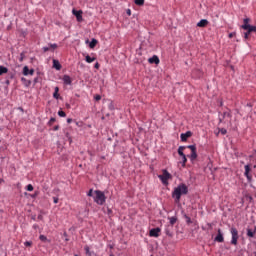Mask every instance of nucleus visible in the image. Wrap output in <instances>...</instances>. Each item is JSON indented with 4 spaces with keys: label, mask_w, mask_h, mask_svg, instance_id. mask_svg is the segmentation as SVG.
<instances>
[{
    "label": "nucleus",
    "mask_w": 256,
    "mask_h": 256,
    "mask_svg": "<svg viewBox=\"0 0 256 256\" xmlns=\"http://www.w3.org/2000/svg\"><path fill=\"white\" fill-rule=\"evenodd\" d=\"M187 193H189V187H187V184L181 183L172 191V199H174L175 203H179L181 196L187 195Z\"/></svg>",
    "instance_id": "f257e3e1"
},
{
    "label": "nucleus",
    "mask_w": 256,
    "mask_h": 256,
    "mask_svg": "<svg viewBox=\"0 0 256 256\" xmlns=\"http://www.w3.org/2000/svg\"><path fill=\"white\" fill-rule=\"evenodd\" d=\"M94 194V203H96V205H105V203L107 202V196H105V192L101 190H95Z\"/></svg>",
    "instance_id": "f03ea898"
},
{
    "label": "nucleus",
    "mask_w": 256,
    "mask_h": 256,
    "mask_svg": "<svg viewBox=\"0 0 256 256\" xmlns=\"http://www.w3.org/2000/svg\"><path fill=\"white\" fill-rule=\"evenodd\" d=\"M158 179H160L162 185H169V179H173V176L167 169H163L162 174L158 175Z\"/></svg>",
    "instance_id": "7ed1b4c3"
},
{
    "label": "nucleus",
    "mask_w": 256,
    "mask_h": 256,
    "mask_svg": "<svg viewBox=\"0 0 256 256\" xmlns=\"http://www.w3.org/2000/svg\"><path fill=\"white\" fill-rule=\"evenodd\" d=\"M230 233L232 235L231 245H237V243L239 241V230H237V228H235V227H231Z\"/></svg>",
    "instance_id": "20e7f679"
},
{
    "label": "nucleus",
    "mask_w": 256,
    "mask_h": 256,
    "mask_svg": "<svg viewBox=\"0 0 256 256\" xmlns=\"http://www.w3.org/2000/svg\"><path fill=\"white\" fill-rule=\"evenodd\" d=\"M244 169H245L244 175L246 176L248 183H251L253 181V176L250 174L251 166L249 164H247L244 166Z\"/></svg>",
    "instance_id": "39448f33"
},
{
    "label": "nucleus",
    "mask_w": 256,
    "mask_h": 256,
    "mask_svg": "<svg viewBox=\"0 0 256 256\" xmlns=\"http://www.w3.org/2000/svg\"><path fill=\"white\" fill-rule=\"evenodd\" d=\"M214 241H215L216 243H224L225 237H223V232L221 231V228H219V229L217 230V235H216V237L214 238Z\"/></svg>",
    "instance_id": "423d86ee"
},
{
    "label": "nucleus",
    "mask_w": 256,
    "mask_h": 256,
    "mask_svg": "<svg viewBox=\"0 0 256 256\" xmlns=\"http://www.w3.org/2000/svg\"><path fill=\"white\" fill-rule=\"evenodd\" d=\"M73 15L76 17L78 23H81L83 21V10H72Z\"/></svg>",
    "instance_id": "0eeeda50"
},
{
    "label": "nucleus",
    "mask_w": 256,
    "mask_h": 256,
    "mask_svg": "<svg viewBox=\"0 0 256 256\" xmlns=\"http://www.w3.org/2000/svg\"><path fill=\"white\" fill-rule=\"evenodd\" d=\"M149 235L150 237H159L161 235V228L157 227V228H152L149 231Z\"/></svg>",
    "instance_id": "6e6552de"
},
{
    "label": "nucleus",
    "mask_w": 256,
    "mask_h": 256,
    "mask_svg": "<svg viewBox=\"0 0 256 256\" xmlns=\"http://www.w3.org/2000/svg\"><path fill=\"white\" fill-rule=\"evenodd\" d=\"M148 63H150V65H159L161 61L159 60V56L153 55L151 58L148 59Z\"/></svg>",
    "instance_id": "1a4fd4ad"
},
{
    "label": "nucleus",
    "mask_w": 256,
    "mask_h": 256,
    "mask_svg": "<svg viewBox=\"0 0 256 256\" xmlns=\"http://www.w3.org/2000/svg\"><path fill=\"white\" fill-rule=\"evenodd\" d=\"M192 135H193V132L187 131L186 133H182V134L180 135V139H181V141H182L183 143H185V141H187V140L189 139V137H192Z\"/></svg>",
    "instance_id": "9d476101"
},
{
    "label": "nucleus",
    "mask_w": 256,
    "mask_h": 256,
    "mask_svg": "<svg viewBox=\"0 0 256 256\" xmlns=\"http://www.w3.org/2000/svg\"><path fill=\"white\" fill-rule=\"evenodd\" d=\"M62 81L64 83V85H72L73 80L71 79V76L69 75H64L62 78Z\"/></svg>",
    "instance_id": "9b49d317"
},
{
    "label": "nucleus",
    "mask_w": 256,
    "mask_h": 256,
    "mask_svg": "<svg viewBox=\"0 0 256 256\" xmlns=\"http://www.w3.org/2000/svg\"><path fill=\"white\" fill-rule=\"evenodd\" d=\"M209 25V20L202 19L197 23V27H207Z\"/></svg>",
    "instance_id": "f8f14e48"
},
{
    "label": "nucleus",
    "mask_w": 256,
    "mask_h": 256,
    "mask_svg": "<svg viewBox=\"0 0 256 256\" xmlns=\"http://www.w3.org/2000/svg\"><path fill=\"white\" fill-rule=\"evenodd\" d=\"M244 31H247L248 33H256V26H244Z\"/></svg>",
    "instance_id": "ddd939ff"
},
{
    "label": "nucleus",
    "mask_w": 256,
    "mask_h": 256,
    "mask_svg": "<svg viewBox=\"0 0 256 256\" xmlns=\"http://www.w3.org/2000/svg\"><path fill=\"white\" fill-rule=\"evenodd\" d=\"M222 117L223 119L225 118L231 119V117H233V115L231 114V109H227V111H224L222 113Z\"/></svg>",
    "instance_id": "4468645a"
},
{
    "label": "nucleus",
    "mask_w": 256,
    "mask_h": 256,
    "mask_svg": "<svg viewBox=\"0 0 256 256\" xmlns=\"http://www.w3.org/2000/svg\"><path fill=\"white\" fill-rule=\"evenodd\" d=\"M53 67L56 71H61V63H59V60H53Z\"/></svg>",
    "instance_id": "2eb2a0df"
},
{
    "label": "nucleus",
    "mask_w": 256,
    "mask_h": 256,
    "mask_svg": "<svg viewBox=\"0 0 256 256\" xmlns=\"http://www.w3.org/2000/svg\"><path fill=\"white\" fill-rule=\"evenodd\" d=\"M185 149H187L186 146H179V148H178V155L180 157H185V153L183 152V151H185Z\"/></svg>",
    "instance_id": "dca6fc26"
},
{
    "label": "nucleus",
    "mask_w": 256,
    "mask_h": 256,
    "mask_svg": "<svg viewBox=\"0 0 256 256\" xmlns=\"http://www.w3.org/2000/svg\"><path fill=\"white\" fill-rule=\"evenodd\" d=\"M188 157L190 161H195V159H197V150H192L191 154Z\"/></svg>",
    "instance_id": "f3484780"
},
{
    "label": "nucleus",
    "mask_w": 256,
    "mask_h": 256,
    "mask_svg": "<svg viewBox=\"0 0 256 256\" xmlns=\"http://www.w3.org/2000/svg\"><path fill=\"white\" fill-rule=\"evenodd\" d=\"M97 43H98L97 39L93 38L89 43L90 49H95V47H97Z\"/></svg>",
    "instance_id": "a211bd4d"
},
{
    "label": "nucleus",
    "mask_w": 256,
    "mask_h": 256,
    "mask_svg": "<svg viewBox=\"0 0 256 256\" xmlns=\"http://www.w3.org/2000/svg\"><path fill=\"white\" fill-rule=\"evenodd\" d=\"M39 239H40V241H42V243H51V240H49V239L47 238V236H45V235H43V234H41V235L39 236Z\"/></svg>",
    "instance_id": "6ab92c4d"
},
{
    "label": "nucleus",
    "mask_w": 256,
    "mask_h": 256,
    "mask_svg": "<svg viewBox=\"0 0 256 256\" xmlns=\"http://www.w3.org/2000/svg\"><path fill=\"white\" fill-rule=\"evenodd\" d=\"M21 81L25 85V87H30L31 86V80H27V78L22 77Z\"/></svg>",
    "instance_id": "aec40b11"
},
{
    "label": "nucleus",
    "mask_w": 256,
    "mask_h": 256,
    "mask_svg": "<svg viewBox=\"0 0 256 256\" xmlns=\"http://www.w3.org/2000/svg\"><path fill=\"white\" fill-rule=\"evenodd\" d=\"M5 73H9V68L5 66H0V76L5 75Z\"/></svg>",
    "instance_id": "412c9836"
},
{
    "label": "nucleus",
    "mask_w": 256,
    "mask_h": 256,
    "mask_svg": "<svg viewBox=\"0 0 256 256\" xmlns=\"http://www.w3.org/2000/svg\"><path fill=\"white\" fill-rule=\"evenodd\" d=\"M96 60H97V58L91 57L89 55H86V57H85L86 63H93V61H96Z\"/></svg>",
    "instance_id": "4be33fe9"
},
{
    "label": "nucleus",
    "mask_w": 256,
    "mask_h": 256,
    "mask_svg": "<svg viewBox=\"0 0 256 256\" xmlns=\"http://www.w3.org/2000/svg\"><path fill=\"white\" fill-rule=\"evenodd\" d=\"M169 221H170V225L173 227V225H175V223H177V216H172V217H168Z\"/></svg>",
    "instance_id": "5701e85b"
},
{
    "label": "nucleus",
    "mask_w": 256,
    "mask_h": 256,
    "mask_svg": "<svg viewBox=\"0 0 256 256\" xmlns=\"http://www.w3.org/2000/svg\"><path fill=\"white\" fill-rule=\"evenodd\" d=\"M249 21H251V19H249V18H244V20H243V25L241 26L243 29H245V26L246 27H249Z\"/></svg>",
    "instance_id": "b1692460"
},
{
    "label": "nucleus",
    "mask_w": 256,
    "mask_h": 256,
    "mask_svg": "<svg viewBox=\"0 0 256 256\" xmlns=\"http://www.w3.org/2000/svg\"><path fill=\"white\" fill-rule=\"evenodd\" d=\"M135 5H138V7H143L145 5V0H134Z\"/></svg>",
    "instance_id": "393cba45"
},
{
    "label": "nucleus",
    "mask_w": 256,
    "mask_h": 256,
    "mask_svg": "<svg viewBox=\"0 0 256 256\" xmlns=\"http://www.w3.org/2000/svg\"><path fill=\"white\" fill-rule=\"evenodd\" d=\"M53 97L54 99H59V87H55Z\"/></svg>",
    "instance_id": "a878e982"
},
{
    "label": "nucleus",
    "mask_w": 256,
    "mask_h": 256,
    "mask_svg": "<svg viewBox=\"0 0 256 256\" xmlns=\"http://www.w3.org/2000/svg\"><path fill=\"white\" fill-rule=\"evenodd\" d=\"M247 237H255V232L250 228L247 229Z\"/></svg>",
    "instance_id": "bb28decb"
},
{
    "label": "nucleus",
    "mask_w": 256,
    "mask_h": 256,
    "mask_svg": "<svg viewBox=\"0 0 256 256\" xmlns=\"http://www.w3.org/2000/svg\"><path fill=\"white\" fill-rule=\"evenodd\" d=\"M184 219H186L187 225H191V223H193V221L191 220V217L187 216V214H184Z\"/></svg>",
    "instance_id": "cd10ccee"
},
{
    "label": "nucleus",
    "mask_w": 256,
    "mask_h": 256,
    "mask_svg": "<svg viewBox=\"0 0 256 256\" xmlns=\"http://www.w3.org/2000/svg\"><path fill=\"white\" fill-rule=\"evenodd\" d=\"M84 251H85L86 255H91L92 254L91 253V248L88 245L84 246Z\"/></svg>",
    "instance_id": "c85d7f7f"
},
{
    "label": "nucleus",
    "mask_w": 256,
    "mask_h": 256,
    "mask_svg": "<svg viewBox=\"0 0 256 256\" xmlns=\"http://www.w3.org/2000/svg\"><path fill=\"white\" fill-rule=\"evenodd\" d=\"M186 149H190V151H196L197 150V146L196 145H188V146H185Z\"/></svg>",
    "instance_id": "c756f323"
},
{
    "label": "nucleus",
    "mask_w": 256,
    "mask_h": 256,
    "mask_svg": "<svg viewBox=\"0 0 256 256\" xmlns=\"http://www.w3.org/2000/svg\"><path fill=\"white\" fill-rule=\"evenodd\" d=\"M29 67L28 66H24V68H23V75H25V76H27V75H29Z\"/></svg>",
    "instance_id": "7c9ffc66"
},
{
    "label": "nucleus",
    "mask_w": 256,
    "mask_h": 256,
    "mask_svg": "<svg viewBox=\"0 0 256 256\" xmlns=\"http://www.w3.org/2000/svg\"><path fill=\"white\" fill-rule=\"evenodd\" d=\"M165 233L168 237H173V232H171V230L169 228L165 229Z\"/></svg>",
    "instance_id": "2f4dec72"
},
{
    "label": "nucleus",
    "mask_w": 256,
    "mask_h": 256,
    "mask_svg": "<svg viewBox=\"0 0 256 256\" xmlns=\"http://www.w3.org/2000/svg\"><path fill=\"white\" fill-rule=\"evenodd\" d=\"M187 165V156H182V167H185Z\"/></svg>",
    "instance_id": "473e14b6"
},
{
    "label": "nucleus",
    "mask_w": 256,
    "mask_h": 256,
    "mask_svg": "<svg viewBox=\"0 0 256 256\" xmlns=\"http://www.w3.org/2000/svg\"><path fill=\"white\" fill-rule=\"evenodd\" d=\"M58 115L59 117H67V114L63 110L58 111Z\"/></svg>",
    "instance_id": "72a5a7b5"
},
{
    "label": "nucleus",
    "mask_w": 256,
    "mask_h": 256,
    "mask_svg": "<svg viewBox=\"0 0 256 256\" xmlns=\"http://www.w3.org/2000/svg\"><path fill=\"white\" fill-rule=\"evenodd\" d=\"M30 197L32 199H37V197H39V191H36L35 193L31 194Z\"/></svg>",
    "instance_id": "f704fd0d"
},
{
    "label": "nucleus",
    "mask_w": 256,
    "mask_h": 256,
    "mask_svg": "<svg viewBox=\"0 0 256 256\" xmlns=\"http://www.w3.org/2000/svg\"><path fill=\"white\" fill-rule=\"evenodd\" d=\"M219 133H221V135H227V129H225V128H220V129H219Z\"/></svg>",
    "instance_id": "c9c22d12"
},
{
    "label": "nucleus",
    "mask_w": 256,
    "mask_h": 256,
    "mask_svg": "<svg viewBox=\"0 0 256 256\" xmlns=\"http://www.w3.org/2000/svg\"><path fill=\"white\" fill-rule=\"evenodd\" d=\"M65 137H67L68 141H69L70 143H72L73 139L71 138V135L69 134V132H66V133H65Z\"/></svg>",
    "instance_id": "e433bc0d"
},
{
    "label": "nucleus",
    "mask_w": 256,
    "mask_h": 256,
    "mask_svg": "<svg viewBox=\"0 0 256 256\" xmlns=\"http://www.w3.org/2000/svg\"><path fill=\"white\" fill-rule=\"evenodd\" d=\"M55 121H57L55 118H50L48 125L51 127V125H53V123H55Z\"/></svg>",
    "instance_id": "4c0bfd02"
},
{
    "label": "nucleus",
    "mask_w": 256,
    "mask_h": 256,
    "mask_svg": "<svg viewBox=\"0 0 256 256\" xmlns=\"http://www.w3.org/2000/svg\"><path fill=\"white\" fill-rule=\"evenodd\" d=\"M25 189L26 191H33L34 188L31 184H28Z\"/></svg>",
    "instance_id": "58836bf2"
},
{
    "label": "nucleus",
    "mask_w": 256,
    "mask_h": 256,
    "mask_svg": "<svg viewBox=\"0 0 256 256\" xmlns=\"http://www.w3.org/2000/svg\"><path fill=\"white\" fill-rule=\"evenodd\" d=\"M50 49H52V51H55V49H57V44H49Z\"/></svg>",
    "instance_id": "ea45409f"
},
{
    "label": "nucleus",
    "mask_w": 256,
    "mask_h": 256,
    "mask_svg": "<svg viewBox=\"0 0 256 256\" xmlns=\"http://www.w3.org/2000/svg\"><path fill=\"white\" fill-rule=\"evenodd\" d=\"M24 245H25V247H31V245H33V242H31V241H26V242L24 243Z\"/></svg>",
    "instance_id": "a19ab883"
},
{
    "label": "nucleus",
    "mask_w": 256,
    "mask_h": 256,
    "mask_svg": "<svg viewBox=\"0 0 256 256\" xmlns=\"http://www.w3.org/2000/svg\"><path fill=\"white\" fill-rule=\"evenodd\" d=\"M23 59H25V53L22 52L20 54V59H19L20 63L23 62Z\"/></svg>",
    "instance_id": "79ce46f5"
},
{
    "label": "nucleus",
    "mask_w": 256,
    "mask_h": 256,
    "mask_svg": "<svg viewBox=\"0 0 256 256\" xmlns=\"http://www.w3.org/2000/svg\"><path fill=\"white\" fill-rule=\"evenodd\" d=\"M95 101H101V95L97 94L94 96Z\"/></svg>",
    "instance_id": "37998d69"
},
{
    "label": "nucleus",
    "mask_w": 256,
    "mask_h": 256,
    "mask_svg": "<svg viewBox=\"0 0 256 256\" xmlns=\"http://www.w3.org/2000/svg\"><path fill=\"white\" fill-rule=\"evenodd\" d=\"M235 35H237L236 32H231L228 37H229V39H233V37H235Z\"/></svg>",
    "instance_id": "c03bdc74"
},
{
    "label": "nucleus",
    "mask_w": 256,
    "mask_h": 256,
    "mask_svg": "<svg viewBox=\"0 0 256 256\" xmlns=\"http://www.w3.org/2000/svg\"><path fill=\"white\" fill-rule=\"evenodd\" d=\"M251 35V33H249V32H245L244 33V39H249V36Z\"/></svg>",
    "instance_id": "a18cd8bd"
},
{
    "label": "nucleus",
    "mask_w": 256,
    "mask_h": 256,
    "mask_svg": "<svg viewBox=\"0 0 256 256\" xmlns=\"http://www.w3.org/2000/svg\"><path fill=\"white\" fill-rule=\"evenodd\" d=\"M42 50L44 51V53H47V51H51V48L45 46L42 48Z\"/></svg>",
    "instance_id": "49530a36"
},
{
    "label": "nucleus",
    "mask_w": 256,
    "mask_h": 256,
    "mask_svg": "<svg viewBox=\"0 0 256 256\" xmlns=\"http://www.w3.org/2000/svg\"><path fill=\"white\" fill-rule=\"evenodd\" d=\"M88 197H93V189H90L87 193Z\"/></svg>",
    "instance_id": "de8ad7c7"
},
{
    "label": "nucleus",
    "mask_w": 256,
    "mask_h": 256,
    "mask_svg": "<svg viewBox=\"0 0 256 256\" xmlns=\"http://www.w3.org/2000/svg\"><path fill=\"white\" fill-rule=\"evenodd\" d=\"M53 201L55 204L59 203V198L58 197H53Z\"/></svg>",
    "instance_id": "09e8293b"
},
{
    "label": "nucleus",
    "mask_w": 256,
    "mask_h": 256,
    "mask_svg": "<svg viewBox=\"0 0 256 256\" xmlns=\"http://www.w3.org/2000/svg\"><path fill=\"white\" fill-rule=\"evenodd\" d=\"M5 85H7V86L11 85V81L9 79H6L5 80Z\"/></svg>",
    "instance_id": "8fccbe9b"
},
{
    "label": "nucleus",
    "mask_w": 256,
    "mask_h": 256,
    "mask_svg": "<svg viewBox=\"0 0 256 256\" xmlns=\"http://www.w3.org/2000/svg\"><path fill=\"white\" fill-rule=\"evenodd\" d=\"M37 219H38L39 221H43V216H42L41 214H39L38 217H37Z\"/></svg>",
    "instance_id": "3c124183"
},
{
    "label": "nucleus",
    "mask_w": 256,
    "mask_h": 256,
    "mask_svg": "<svg viewBox=\"0 0 256 256\" xmlns=\"http://www.w3.org/2000/svg\"><path fill=\"white\" fill-rule=\"evenodd\" d=\"M34 73H35V70H34V69H30V70H29V75H34Z\"/></svg>",
    "instance_id": "603ef678"
},
{
    "label": "nucleus",
    "mask_w": 256,
    "mask_h": 256,
    "mask_svg": "<svg viewBox=\"0 0 256 256\" xmlns=\"http://www.w3.org/2000/svg\"><path fill=\"white\" fill-rule=\"evenodd\" d=\"M53 131H59V125L54 126Z\"/></svg>",
    "instance_id": "864d4df0"
},
{
    "label": "nucleus",
    "mask_w": 256,
    "mask_h": 256,
    "mask_svg": "<svg viewBox=\"0 0 256 256\" xmlns=\"http://www.w3.org/2000/svg\"><path fill=\"white\" fill-rule=\"evenodd\" d=\"M99 67H100L99 62H96V64L94 65V68L99 69Z\"/></svg>",
    "instance_id": "5fc2aeb1"
},
{
    "label": "nucleus",
    "mask_w": 256,
    "mask_h": 256,
    "mask_svg": "<svg viewBox=\"0 0 256 256\" xmlns=\"http://www.w3.org/2000/svg\"><path fill=\"white\" fill-rule=\"evenodd\" d=\"M32 227H33V229H35V230L39 229V226H38L37 224H34Z\"/></svg>",
    "instance_id": "6e6d98bb"
},
{
    "label": "nucleus",
    "mask_w": 256,
    "mask_h": 256,
    "mask_svg": "<svg viewBox=\"0 0 256 256\" xmlns=\"http://www.w3.org/2000/svg\"><path fill=\"white\" fill-rule=\"evenodd\" d=\"M18 111H21V113H24V112H25V110L23 109V107H19V108H18Z\"/></svg>",
    "instance_id": "4d7b16f0"
},
{
    "label": "nucleus",
    "mask_w": 256,
    "mask_h": 256,
    "mask_svg": "<svg viewBox=\"0 0 256 256\" xmlns=\"http://www.w3.org/2000/svg\"><path fill=\"white\" fill-rule=\"evenodd\" d=\"M126 13H127V15L131 16V9H128V10L126 11Z\"/></svg>",
    "instance_id": "13d9d810"
},
{
    "label": "nucleus",
    "mask_w": 256,
    "mask_h": 256,
    "mask_svg": "<svg viewBox=\"0 0 256 256\" xmlns=\"http://www.w3.org/2000/svg\"><path fill=\"white\" fill-rule=\"evenodd\" d=\"M67 123H73V119L68 118V119H67Z\"/></svg>",
    "instance_id": "bf43d9fd"
},
{
    "label": "nucleus",
    "mask_w": 256,
    "mask_h": 256,
    "mask_svg": "<svg viewBox=\"0 0 256 256\" xmlns=\"http://www.w3.org/2000/svg\"><path fill=\"white\" fill-rule=\"evenodd\" d=\"M224 120H225V118L220 117V118H219V123H221V122L224 121Z\"/></svg>",
    "instance_id": "052dcab7"
},
{
    "label": "nucleus",
    "mask_w": 256,
    "mask_h": 256,
    "mask_svg": "<svg viewBox=\"0 0 256 256\" xmlns=\"http://www.w3.org/2000/svg\"><path fill=\"white\" fill-rule=\"evenodd\" d=\"M31 219H32V221H36L37 218H36V216L34 215V216L31 217Z\"/></svg>",
    "instance_id": "680f3d73"
},
{
    "label": "nucleus",
    "mask_w": 256,
    "mask_h": 256,
    "mask_svg": "<svg viewBox=\"0 0 256 256\" xmlns=\"http://www.w3.org/2000/svg\"><path fill=\"white\" fill-rule=\"evenodd\" d=\"M5 180H3V178H0V185L1 183H4Z\"/></svg>",
    "instance_id": "e2e57ef3"
},
{
    "label": "nucleus",
    "mask_w": 256,
    "mask_h": 256,
    "mask_svg": "<svg viewBox=\"0 0 256 256\" xmlns=\"http://www.w3.org/2000/svg\"><path fill=\"white\" fill-rule=\"evenodd\" d=\"M220 107H223V100L220 101Z\"/></svg>",
    "instance_id": "0e129e2a"
},
{
    "label": "nucleus",
    "mask_w": 256,
    "mask_h": 256,
    "mask_svg": "<svg viewBox=\"0 0 256 256\" xmlns=\"http://www.w3.org/2000/svg\"><path fill=\"white\" fill-rule=\"evenodd\" d=\"M37 82H38V78H35V79H34V83H37Z\"/></svg>",
    "instance_id": "69168bd1"
},
{
    "label": "nucleus",
    "mask_w": 256,
    "mask_h": 256,
    "mask_svg": "<svg viewBox=\"0 0 256 256\" xmlns=\"http://www.w3.org/2000/svg\"><path fill=\"white\" fill-rule=\"evenodd\" d=\"M253 231H254V234H255V233H256V226L254 227V230H253Z\"/></svg>",
    "instance_id": "338daca9"
},
{
    "label": "nucleus",
    "mask_w": 256,
    "mask_h": 256,
    "mask_svg": "<svg viewBox=\"0 0 256 256\" xmlns=\"http://www.w3.org/2000/svg\"><path fill=\"white\" fill-rule=\"evenodd\" d=\"M64 237H67V232H64Z\"/></svg>",
    "instance_id": "774afa93"
}]
</instances>
